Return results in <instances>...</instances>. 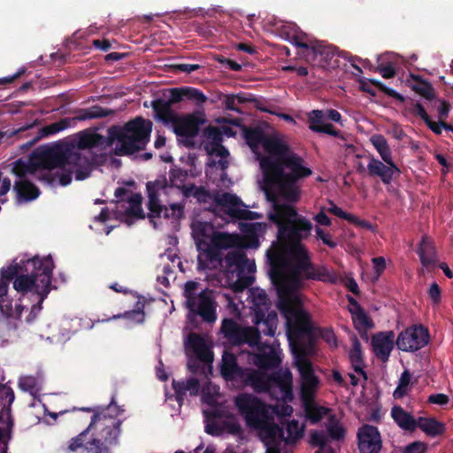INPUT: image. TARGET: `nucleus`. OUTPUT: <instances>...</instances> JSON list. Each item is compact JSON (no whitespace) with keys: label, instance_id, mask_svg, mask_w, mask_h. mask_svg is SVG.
Wrapping results in <instances>:
<instances>
[{"label":"nucleus","instance_id":"obj_1","mask_svg":"<svg viewBox=\"0 0 453 453\" xmlns=\"http://www.w3.org/2000/svg\"><path fill=\"white\" fill-rule=\"evenodd\" d=\"M245 138L263 173L260 186L272 207L268 217L279 227L278 243L266 253L278 291L277 307L286 327L313 330L298 289L307 279L335 283L340 276L326 266H312L309 252L300 242L310 234L312 225L299 216L292 204L300 198L299 181L311 176L312 170L280 134L266 135L252 129L246 132Z\"/></svg>","mask_w":453,"mask_h":453},{"label":"nucleus","instance_id":"obj_2","mask_svg":"<svg viewBox=\"0 0 453 453\" xmlns=\"http://www.w3.org/2000/svg\"><path fill=\"white\" fill-rule=\"evenodd\" d=\"M248 361L257 369L239 367L234 355L225 351L220 365L221 375L234 388L250 387L256 392L267 393L272 398L283 402L270 405L248 393H242L234 398L240 415L247 426L257 433L266 448L265 452L280 453V441L294 443L303 436L304 431V425L297 420L288 421L284 430H280L274 420V416L284 418L293 413V407L287 403L294 398L292 373L288 368L280 369L273 376L267 373L282 361V351L279 345L263 346L259 353L249 354Z\"/></svg>","mask_w":453,"mask_h":453},{"label":"nucleus","instance_id":"obj_3","mask_svg":"<svg viewBox=\"0 0 453 453\" xmlns=\"http://www.w3.org/2000/svg\"><path fill=\"white\" fill-rule=\"evenodd\" d=\"M105 142L104 136L91 130H84L37 148L27 161H16L12 172L17 176L14 183L17 201L28 202L39 196V189L32 180L50 186H66L71 183L73 174L77 180L87 179L92 172L93 164L80 151L102 147Z\"/></svg>","mask_w":453,"mask_h":453},{"label":"nucleus","instance_id":"obj_4","mask_svg":"<svg viewBox=\"0 0 453 453\" xmlns=\"http://www.w3.org/2000/svg\"><path fill=\"white\" fill-rule=\"evenodd\" d=\"M266 226L265 223L260 222L242 223L241 231L243 236L238 234L217 232L211 244V257L207 260L210 266L205 269L213 268L221 261L217 253L218 250L234 249L225 257L226 273L232 278L229 284L233 285L236 290L250 284V279L243 281L242 274L244 272L254 273L256 265L254 260L245 257L243 249H257L259 246L260 237L265 233Z\"/></svg>","mask_w":453,"mask_h":453},{"label":"nucleus","instance_id":"obj_5","mask_svg":"<svg viewBox=\"0 0 453 453\" xmlns=\"http://www.w3.org/2000/svg\"><path fill=\"white\" fill-rule=\"evenodd\" d=\"M286 334L294 356V364L300 374V395L307 419L312 424L319 422L330 412L328 408L319 405L315 397L319 380L315 375L308 356L314 351L313 330L303 332L298 328L286 327Z\"/></svg>","mask_w":453,"mask_h":453},{"label":"nucleus","instance_id":"obj_6","mask_svg":"<svg viewBox=\"0 0 453 453\" xmlns=\"http://www.w3.org/2000/svg\"><path fill=\"white\" fill-rule=\"evenodd\" d=\"M86 411H94L88 427L73 438L69 445L71 450L80 449V453H108L102 443L112 444L120 434V420L118 417L123 410L111 402L107 407L94 411L83 408Z\"/></svg>","mask_w":453,"mask_h":453},{"label":"nucleus","instance_id":"obj_7","mask_svg":"<svg viewBox=\"0 0 453 453\" xmlns=\"http://www.w3.org/2000/svg\"><path fill=\"white\" fill-rule=\"evenodd\" d=\"M31 269L32 275L18 276L13 288L19 293H21L24 301L27 295H30L36 304L30 308L29 314L26 317L27 323L32 322L42 310V303L50 293V285L52 270L54 268L53 260L50 256L39 257H34L27 262L26 270Z\"/></svg>","mask_w":453,"mask_h":453},{"label":"nucleus","instance_id":"obj_8","mask_svg":"<svg viewBox=\"0 0 453 453\" xmlns=\"http://www.w3.org/2000/svg\"><path fill=\"white\" fill-rule=\"evenodd\" d=\"M151 129L152 122L142 118L129 121L124 127L111 128L109 138L115 145V153L127 155L142 150L150 140Z\"/></svg>","mask_w":453,"mask_h":453},{"label":"nucleus","instance_id":"obj_9","mask_svg":"<svg viewBox=\"0 0 453 453\" xmlns=\"http://www.w3.org/2000/svg\"><path fill=\"white\" fill-rule=\"evenodd\" d=\"M183 197H194L199 203H209L211 200L214 202L213 211L219 214L221 211L226 212L231 219H254L260 217L255 211L248 210L242 201L232 193H217L213 197L203 188H198L195 185H188L183 189Z\"/></svg>","mask_w":453,"mask_h":453},{"label":"nucleus","instance_id":"obj_10","mask_svg":"<svg viewBox=\"0 0 453 453\" xmlns=\"http://www.w3.org/2000/svg\"><path fill=\"white\" fill-rule=\"evenodd\" d=\"M288 40L305 50L303 52L307 61L313 65L324 69L334 68L338 65V59L334 49L324 42L312 41L306 35L299 32L296 28H291L287 33Z\"/></svg>","mask_w":453,"mask_h":453},{"label":"nucleus","instance_id":"obj_11","mask_svg":"<svg viewBox=\"0 0 453 453\" xmlns=\"http://www.w3.org/2000/svg\"><path fill=\"white\" fill-rule=\"evenodd\" d=\"M235 133L230 127H211L207 130V135L209 141L204 144V149L207 153L213 158L208 163L206 167V174L211 175L213 173L214 168H219L221 171L220 178L222 182L225 183L226 180V173L225 170L228 165L227 157L229 153L227 150L221 145V136L226 135L227 137L234 136Z\"/></svg>","mask_w":453,"mask_h":453},{"label":"nucleus","instance_id":"obj_12","mask_svg":"<svg viewBox=\"0 0 453 453\" xmlns=\"http://www.w3.org/2000/svg\"><path fill=\"white\" fill-rule=\"evenodd\" d=\"M249 298L254 311L252 322L259 326L262 334L273 336L277 329L278 316L274 311L268 312L269 300L265 291L252 288L249 290Z\"/></svg>","mask_w":453,"mask_h":453},{"label":"nucleus","instance_id":"obj_13","mask_svg":"<svg viewBox=\"0 0 453 453\" xmlns=\"http://www.w3.org/2000/svg\"><path fill=\"white\" fill-rule=\"evenodd\" d=\"M198 284L188 281L184 286V296L186 306L194 315H199L207 322H214L217 319L216 303L211 292L202 290L197 293Z\"/></svg>","mask_w":453,"mask_h":453},{"label":"nucleus","instance_id":"obj_14","mask_svg":"<svg viewBox=\"0 0 453 453\" xmlns=\"http://www.w3.org/2000/svg\"><path fill=\"white\" fill-rule=\"evenodd\" d=\"M164 194H155V199L148 194L150 220L155 228L166 226L170 230H176L179 221L184 215V203H173L169 206L161 205L160 197Z\"/></svg>","mask_w":453,"mask_h":453},{"label":"nucleus","instance_id":"obj_15","mask_svg":"<svg viewBox=\"0 0 453 453\" xmlns=\"http://www.w3.org/2000/svg\"><path fill=\"white\" fill-rule=\"evenodd\" d=\"M188 173L180 168H172L169 173V180L165 176H159L154 181L147 183L148 194L155 199V194H164L165 196H170L175 194L183 196V189L188 188L184 182L187 179Z\"/></svg>","mask_w":453,"mask_h":453},{"label":"nucleus","instance_id":"obj_16","mask_svg":"<svg viewBox=\"0 0 453 453\" xmlns=\"http://www.w3.org/2000/svg\"><path fill=\"white\" fill-rule=\"evenodd\" d=\"M192 234L199 250L198 264L202 269L209 267L207 260L211 257V244L217 232L211 223L195 220L191 225Z\"/></svg>","mask_w":453,"mask_h":453},{"label":"nucleus","instance_id":"obj_17","mask_svg":"<svg viewBox=\"0 0 453 453\" xmlns=\"http://www.w3.org/2000/svg\"><path fill=\"white\" fill-rule=\"evenodd\" d=\"M110 113L111 111L109 110L103 109L99 106H93L91 108L82 110L74 118H65L58 122L42 127L40 129L39 134L41 137L53 135L74 126L76 124V121H83L87 119L105 117L108 116Z\"/></svg>","mask_w":453,"mask_h":453},{"label":"nucleus","instance_id":"obj_18","mask_svg":"<svg viewBox=\"0 0 453 453\" xmlns=\"http://www.w3.org/2000/svg\"><path fill=\"white\" fill-rule=\"evenodd\" d=\"M429 342L428 330L422 325H413L402 331L396 340L395 344L402 351L414 352Z\"/></svg>","mask_w":453,"mask_h":453},{"label":"nucleus","instance_id":"obj_19","mask_svg":"<svg viewBox=\"0 0 453 453\" xmlns=\"http://www.w3.org/2000/svg\"><path fill=\"white\" fill-rule=\"evenodd\" d=\"M17 273L16 265L1 270L3 279L0 280V311L4 316L13 319H19L22 311L27 309L25 305L18 302H15L13 305L7 297L8 283L6 280L12 279Z\"/></svg>","mask_w":453,"mask_h":453},{"label":"nucleus","instance_id":"obj_20","mask_svg":"<svg viewBox=\"0 0 453 453\" xmlns=\"http://www.w3.org/2000/svg\"><path fill=\"white\" fill-rule=\"evenodd\" d=\"M221 331L225 337L235 344L248 343L249 345L257 344L260 338V329L251 326L240 327L232 319H224Z\"/></svg>","mask_w":453,"mask_h":453},{"label":"nucleus","instance_id":"obj_21","mask_svg":"<svg viewBox=\"0 0 453 453\" xmlns=\"http://www.w3.org/2000/svg\"><path fill=\"white\" fill-rule=\"evenodd\" d=\"M127 190L124 188H119L115 190L117 201V217L122 219L124 216L142 218V201L140 194H133L127 200H124V195Z\"/></svg>","mask_w":453,"mask_h":453},{"label":"nucleus","instance_id":"obj_22","mask_svg":"<svg viewBox=\"0 0 453 453\" xmlns=\"http://www.w3.org/2000/svg\"><path fill=\"white\" fill-rule=\"evenodd\" d=\"M358 449L360 453H380L382 448V440L377 427L364 425L358 429Z\"/></svg>","mask_w":453,"mask_h":453},{"label":"nucleus","instance_id":"obj_23","mask_svg":"<svg viewBox=\"0 0 453 453\" xmlns=\"http://www.w3.org/2000/svg\"><path fill=\"white\" fill-rule=\"evenodd\" d=\"M395 342L393 331L380 332L372 337V350L376 357L383 362L388 359Z\"/></svg>","mask_w":453,"mask_h":453},{"label":"nucleus","instance_id":"obj_24","mask_svg":"<svg viewBox=\"0 0 453 453\" xmlns=\"http://www.w3.org/2000/svg\"><path fill=\"white\" fill-rule=\"evenodd\" d=\"M185 349L188 353L193 354L204 363L212 362V355L210 348L203 337L196 334H190L185 341Z\"/></svg>","mask_w":453,"mask_h":453},{"label":"nucleus","instance_id":"obj_25","mask_svg":"<svg viewBox=\"0 0 453 453\" xmlns=\"http://www.w3.org/2000/svg\"><path fill=\"white\" fill-rule=\"evenodd\" d=\"M367 168L372 175L379 176L385 184H389L394 173L400 172L393 159L391 162L383 163L375 157H371Z\"/></svg>","mask_w":453,"mask_h":453},{"label":"nucleus","instance_id":"obj_26","mask_svg":"<svg viewBox=\"0 0 453 453\" xmlns=\"http://www.w3.org/2000/svg\"><path fill=\"white\" fill-rule=\"evenodd\" d=\"M391 417L397 426L404 431L412 432L418 427L417 419L400 406L392 408Z\"/></svg>","mask_w":453,"mask_h":453},{"label":"nucleus","instance_id":"obj_27","mask_svg":"<svg viewBox=\"0 0 453 453\" xmlns=\"http://www.w3.org/2000/svg\"><path fill=\"white\" fill-rule=\"evenodd\" d=\"M3 395H4L6 401L9 403V406L7 408V422L4 427H0V432L3 434L2 443L0 444V453H5L6 448H7V441L10 439L11 435V429L12 426V419L10 415V406L14 401V392L11 388H3Z\"/></svg>","mask_w":453,"mask_h":453},{"label":"nucleus","instance_id":"obj_28","mask_svg":"<svg viewBox=\"0 0 453 453\" xmlns=\"http://www.w3.org/2000/svg\"><path fill=\"white\" fill-rule=\"evenodd\" d=\"M173 386L180 404H181L182 398L186 394L196 395L200 388L199 381L195 378H190L186 381H173Z\"/></svg>","mask_w":453,"mask_h":453},{"label":"nucleus","instance_id":"obj_29","mask_svg":"<svg viewBox=\"0 0 453 453\" xmlns=\"http://www.w3.org/2000/svg\"><path fill=\"white\" fill-rule=\"evenodd\" d=\"M420 261L425 267L433 265L436 261V254L432 241L427 238H422L418 250Z\"/></svg>","mask_w":453,"mask_h":453},{"label":"nucleus","instance_id":"obj_30","mask_svg":"<svg viewBox=\"0 0 453 453\" xmlns=\"http://www.w3.org/2000/svg\"><path fill=\"white\" fill-rule=\"evenodd\" d=\"M350 311L354 326L357 331L365 333L368 329L373 327L372 320L359 306L355 305Z\"/></svg>","mask_w":453,"mask_h":453},{"label":"nucleus","instance_id":"obj_31","mask_svg":"<svg viewBox=\"0 0 453 453\" xmlns=\"http://www.w3.org/2000/svg\"><path fill=\"white\" fill-rule=\"evenodd\" d=\"M417 423L418 427L430 436L441 434L445 430L444 425L433 418H418Z\"/></svg>","mask_w":453,"mask_h":453},{"label":"nucleus","instance_id":"obj_32","mask_svg":"<svg viewBox=\"0 0 453 453\" xmlns=\"http://www.w3.org/2000/svg\"><path fill=\"white\" fill-rule=\"evenodd\" d=\"M352 349L349 351V360L354 369V372L358 373L360 376H364V362L363 354L361 350V345L356 336L351 339Z\"/></svg>","mask_w":453,"mask_h":453},{"label":"nucleus","instance_id":"obj_33","mask_svg":"<svg viewBox=\"0 0 453 453\" xmlns=\"http://www.w3.org/2000/svg\"><path fill=\"white\" fill-rule=\"evenodd\" d=\"M370 142L377 150L383 162H391V159H393L392 152L387 140L383 135L379 134H372L370 137Z\"/></svg>","mask_w":453,"mask_h":453},{"label":"nucleus","instance_id":"obj_34","mask_svg":"<svg viewBox=\"0 0 453 453\" xmlns=\"http://www.w3.org/2000/svg\"><path fill=\"white\" fill-rule=\"evenodd\" d=\"M328 419L326 423V432L329 437L334 441L343 440L346 434V430L339 419L334 415L327 413Z\"/></svg>","mask_w":453,"mask_h":453},{"label":"nucleus","instance_id":"obj_35","mask_svg":"<svg viewBox=\"0 0 453 453\" xmlns=\"http://www.w3.org/2000/svg\"><path fill=\"white\" fill-rule=\"evenodd\" d=\"M175 132L179 136L194 137L197 134V127L190 119H184L176 125Z\"/></svg>","mask_w":453,"mask_h":453},{"label":"nucleus","instance_id":"obj_36","mask_svg":"<svg viewBox=\"0 0 453 453\" xmlns=\"http://www.w3.org/2000/svg\"><path fill=\"white\" fill-rule=\"evenodd\" d=\"M326 441V436L323 432L315 431L311 434V444L319 448L318 453H335L327 447Z\"/></svg>","mask_w":453,"mask_h":453},{"label":"nucleus","instance_id":"obj_37","mask_svg":"<svg viewBox=\"0 0 453 453\" xmlns=\"http://www.w3.org/2000/svg\"><path fill=\"white\" fill-rule=\"evenodd\" d=\"M308 120L310 123V129L313 132H319V129L326 123L325 113L319 110H314L309 113Z\"/></svg>","mask_w":453,"mask_h":453},{"label":"nucleus","instance_id":"obj_38","mask_svg":"<svg viewBox=\"0 0 453 453\" xmlns=\"http://www.w3.org/2000/svg\"><path fill=\"white\" fill-rule=\"evenodd\" d=\"M411 382V374L408 371H404L399 379V383L397 388L394 391L395 398L403 397L408 391V388Z\"/></svg>","mask_w":453,"mask_h":453},{"label":"nucleus","instance_id":"obj_39","mask_svg":"<svg viewBox=\"0 0 453 453\" xmlns=\"http://www.w3.org/2000/svg\"><path fill=\"white\" fill-rule=\"evenodd\" d=\"M19 386L20 389L27 391L31 395H35L39 391L37 380L32 376L21 377L19 380Z\"/></svg>","mask_w":453,"mask_h":453},{"label":"nucleus","instance_id":"obj_40","mask_svg":"<svg viewBox=\"0 0 453 453\" xmlns=\"http://www.w3.org/2000/svg\"><path fill=\"white\" fill-rule=\"evenodd\" d=\"M186 99L193 101L197 105H202L207 101V96L197 88H186Z\"/></svg>","mask_w":453,"mask_h":453},{"label":"nucleus","instance_id":"obj_41","mask_svg":"<svg viewBox=\"0 0 453 453\" xmlns=\"http://www.w3.org/2000/svg\"><path fill=\"white\" fill-rule=\"evenodd\" d=\"M315 237L330 248H335L337 246V242L333 239L330 233L324 231L319 226L315 227Z\"/></svg>","mask_w":453,"mask_h":453},{"label":"nucleus","instance_id":"obj_42","mask_svg":"<svg viewBox=\"0 0 453 453\" xmlns=\"http://www.w3.org/2000/svg\"><path fill=\"white\" fill-rule=\"evenodd\" d=\"M426 126L431 129L434 134H441L442 130H453V127L445 123V121L439 120L438 122L432 120L430 118L428 120L425 122Z\"/></svg>","mask_w":453,"mask_h":453},{"label":"nucleus","instance_id":"obj_43","mask_svg":"<svg viewBox=\"0 0 453 453\" xmlns=\"http://www.w3.org/2000/svg\"><path fill=\"white\" fill-rule=\"evenodd\" d=\"M241 102H242V99L240 96L228 95L225 97L223 104L226 109L239 111L236 105Z\"/></svg>","mask_w":453,"mask_h":453},{"label":"nucleus","instance_id":"obj_44","mask_svg":"<svg viewBox=\"0 0 453 453\" xmlns=\"http://www.w3.org/2000/svg\"><path fill=\"white\" fill-rule=\"evenodd\" d=\"M427 401L429 403L442 406V405H446L449 403V398L445 394L438 393V394L430 395L428 396Z\"/></svg>","mask_w":453,"mask_h":453},{"label":"nucleus","instance_id":"obj_45","mask_svg":"<svg viewBox=\"0 0 453 453\" xmlns=\"http://www.w3.org/2000/svg\"><path fill=\"white\" fill-rule=\"evenodd\" d=\"M170 102L178 103L186 99V88H175L171 89Z\"/></svg>","mask_w":453,"mask_h":453},{"label":"nucleus","instance_id":"obj_46","mask_svg":"<svg viewBox=\"0 0 453 453\" xmlns=\"http://www.w3.org/2000/svg\"><path fill=\"white\" fill-rule=\"evenodd\" d=\"M327 211L332 214L336 215L337 217H339L341 219H344L348 221H349V219H354L352 218V214L343 211L340 207H338L332 202H330V207L327 209Z\"/></svg>","mask_w":453,"mask_h":453},{"label":"nucleus","instance_id":"obj_47","mask_svg":"<svg viewBox=\"0 0 453 453\" xmlns=\"http://www.w3.org/2000/svg\"><path fill=\"white\" fill-rule=\"evenodd\" d=\"M372 262L376 273V278H379L386 269V260L383 257H378L372 258Z\"/></svg>","mask_w":453,"mask_h":453},{"label":"nucleus","instance_id":"obj_48","mask_svg":"<svg viewBox=\"0 0 453 453\" xmlns=\"http://www.w3.org/2000/svg\"><path fill=\"white\" fill-rule=\"evenodd\" d=\"M426 446L425 443L420 441H415L408 445L403 453H425Z\"/></svg>","mask_w":453,"mask_h":453},{"label":"nucleus","instance_id":"obj_49","mask_svg":"<svg viewBox=\"0 0 453 453\" xmlns=\"http://www.w3.org/2000/svg\"><path fill=\"white\" fill-rule=\"evenodd\" d=\"M437 111H438L439 120L445 121V119L449 116V112L450 111V105L446 101H440Z\"/></svg>","mask_w":453,"mask_h":453},{"label":"nucleus","instance_id":"obj_50","mask_svg":"<svg viewBox=\"0 0 453 453\" xmlns=\"http://www.w3.org/2000/svg\"><path fill=\"white\" fill-rule=\"evenodd\" d=\"M429 297L432 299L434 303H438L441 300V289L437 283L431 284L428 290Z\"/></svg>","mask_w":453,"mask_h":453},{"label":"nucleus","instance_id":"obj_51","mask_svg":"<svg viewBox=\"0 0 453 453\" xmlns=\"http://www.w3.org/2000/svg\"><path fill=\"white\" fill-rule=\"evenodd\" d=\"M411 112L419 116L424 120V122L428 120V119L430 118L426 113L425 108L418 103H416L412 105Z\"/></svg>","mask_w":453,"mask_h":453},{"label":"nucleus","instance_id":"obj_52","mask_svg":"<svg viewBox=\"0 0 453 453\" xmlns=\"http://www.w3.org/2000/svg\"><path fill=\"white\" fill-rule=\"evenodd\" d=\"M314 220L319 226H329L332 224L331 219L324 212L323 210L314 216Z\"/></svg>","mask_w":453,"mask_h":453},{"label":"nucleus","instance_id":"obj_53","mask_svg":"<svg viewBox=\"0 0 453 453\" xmlns=\"http://www.w3.org/2000/svg\"><path fill=\"white\" fill-rule=\"evenodd\" d=\"M379 72L382 75V77L386 79L392 78L395 74V69L392 65L380 66Z\"/></svg>","mask_w":453,"mask_h":453},{"label":"nucleus","instance_id":"obj_54","mask_svg":"<svg viewBox=\"0 0 453 453\" xmlns=\"http://www.w3.org/2000/svg\"><path fill=\"white\" fill-rule=\"evenodd\" d=\"M318 133H325L330 134L334 137H338L340 135V132L337 131L332 124L325 123L320 129H319Z\"/></svg>","mask_w":453,"mask_h":453},{"label":"nucleus","instance_id":"obj_55","mask_svg":"<svg viewBox=\"0 0 453 453\" xmlns=\"http://www.w3.org/2000/svg\"><path fill=\"white\" fill-rule=\"evenodd\" d=\"M11 188V180L7 177H3L0 173V196H4Z\"/></svg>","mask_w":453,"mask_h":453},{"label":"nucleus","instance_id":"obj_56","mask_svg":"<svg viewBox=\"0 0 453 453\" xmlns=\"http://www.w3.org/2000/svg\"><path fill=\"white\" fill-rule=\"evenodd\" d=\"M322 337L325 339V341L328 343L330 347H336L337 341L334 334L332 331H325L322 334Z\"/></svg>","mask_w":453,"mask_h":453},{"label":"nucleus","instance_id":"obj_57","mask_svg":"<svg viewBox=\"0 0 453 453\" xmlns=\"http://www.w3.org/2000/svg\"><path fill=\"white\" fill-rule=\"evenodd\" d=\"M352 218L354 219H349L350 222L354 223L355 225L360 226V227H364V228H367V229H370V230H373V226L366 220H361L359 219L358 218H357L356 216L352 215Z\"/></svg>","mask_w":453,"mask_h":453},{"label":"nucleus","instance_id":"obj_58","mask_svg":"<svg viewBox=\"0 0 453 453\" xmlns=\"http://www.w3.org/2000/svg\"><path fill=\"white\" fill-rule=\"evenodd\" d=\"M127 318L129 319H133L138 323H141L144 320V313L140 311H134L127 314Z\"/></svg>","mask_w":453,"mask_h":453},{"label":"nucleus","instance_id":"obj_59","mask_svg":"<svg viewBox=\"0 0 453 453\" xmlns=\"http://www.w3.org/2000/svg\"><path fill=\"white\" fill-rule=\"evenodd\" d=\"M326 115H327L328 119H330L331 120L337 122V123L341 122L342 116L337 111L328 110L326 111Z\"/></svg>","mask_w":453,"mask_h":453},{"label":"nucleus","instance_id":"obj_60","mask_svg":"<svg viewBox=\"0 0 453 453\" xmlns=\"http://www.w3.org/2000/svg\"><path fill=\"white\" fill-rule=\"evenodd\" d=\"M93 44L96 48L103 50H107L111 47V44L107 41L95 40Z\"/></svg>","mask_w":453,"mask_h":453},{"label":"nucleus","instance_id":"obj_61","mask_svg":"<svg viewBox=\"0 0 453 453\" xmlns=\"http://www.w3.org/2000/svg\"><path fill=\"white\" fill-rule=\"evenodd\" d=\"M179 69L183 72L190 73L196 71V69H198V65H190V64H183V65H179Z\"/></svg>","mask_w":453,"mask_h":453},{"label":"nucleus","instance_id":"obj_62","mask_svg":"<svg viewBox=\"0 0 453 453\" xmlns=\"http://www.w3.org/2000/svg\"><path fill=\"white\" fill-rule=\"evenodd\" d=\"M348 377L349 378L350 380V383L353 385V386H356L358 384L359 380H360V378H364L365 379V374L364 373V376H360L358 373L355 372V373H349L348 374Z\"/></svg>","mask_w":453,"mask_h":453},{"label":"nucleus","instance_id":"obj_63","mask_svg":"<svg viewBox=\"0 0 453 453\" xmlns=\"http://www.w3.org/2000/svg\"><path fill=\"white\" fill-rule=\"evenodd\" d=\"M373 83L384 90L388 95L395 97H400V96L394 89L385 88L380 82L374 81Z\"/></svg>","mask_w":453,"mask_h":453},{"label":"nucleus","instance_id":"obj_64","mask_svg":"<svg viewBox=\"0 0 453 453\" xmlns=\"http://www.w3.org/2000/svg\"><path fill=\"white\" fill-rule=\"evenodd\" d=\"M333 379L335 382H337L339 385H343L345 384V380L344 378L342 377V375L341 374L340 372L338 371H334L333 372Z\"/></svg>","mask_w":453,"mask_h":453}]
</instances>
